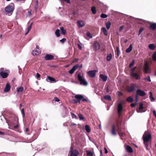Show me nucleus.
Returning <instances> with one entry per match:
<instances>
[{
  "mask_svg": "<svg viewBox=\"0 0 156 156\" xmlns=\"http://www.w3.org/2000/svg\"><path fill=\"white\" fill-rule=\"evenodd\" d=\"M151 135L149 132L146 131L144 133L142 137L144 143L147 149L148 150L150 146Z\"/></svg>",
  "mask_w": 156,
  "mask_h": 156,
  "instance_id": "nucleus-1",
  "label": "nucleus"
},
{
  "mask_svg": "<svg viewBox=\"0 0 156 156\" xmlns=\"http://www.w3.org/2000/svg\"><path fill=\"white\" fill-rule=\"evenodd\" d=\"M77 78L80 83V85L84 86H87L88 84V83L84 78L81 76L80 74H78L77 75Z\"/></svg>",
  "mask_w": 156,
  "mask_h": 156,
  "instance_id": "nucleus-2",
  "label": "nucleus"
},
{
  "mask_svg": "<svg viewBox=\"0 0 156 156\" xmlns=\"http://www.w3.org/2000/svg\"><path fill=\"white\" fill-rule=\"evenodd\" d=\"M14 9V6L9 5L5 7V12L7 13L8 15L10 16L12 14Z\"/></svg>",
  "mask_w": 156,
  "mask_h": 156,
  "instance_id": "nucleus-3",
  "label": "nucleus"
},
{
  "mask_svg": "<svg viewBox=\"0 0 156 156\" xmlns=\"http://www.w3.org/2000/svg\"><path fill=\"white\" fill-rule=\"evenodd\" d=\"M9 73L8 70H4L3 68H1L0 69V75L3 78H5L7 77Z\"/></svg>",
  "mask_w": 156,
  "mask_h": 156,
  "instance_id": "nucleus-4",
  "label": "nucleus"
},
{
  "mask_svg": "<svg viewBox=\"0 0 156 156\" xmlns=\"http://www.w3.org/2000/svg\"><path fill=\"white\" fill-rule=\"evenodd\" d=\"M91 47L94 51H97L100 49L101 46L98 42L95 41L93 43Z\"/></svg>",
  "mask_w": 156,
  "mask_h": 156,
  "instance_id": "nucleus-5",
  "label": "nucleus"
},
{
  "mask_svg": "<svg viewBox=\"0 0 156 156\" xmlns=\"http://www.w3.org/2000/svg\"><path fill=\"white\" fill-rule=\"evenodd\" d=\"M70 156H78L79 152L76 149H73L72 146L70 147Z\"/></svg>",
  "mask_w": 156,
  "mask_h": 156,
  "instance_id": "nucleus-6",
  "label": "nucleus"
},
{
  "mask_svg": "<svg viewBox=\"0 0 156 156\" xmlns=\"http://www.w3.org/2000/svg\"><path fill=\"white\" fill-rule=\"evenodd\" d=\"M137 88V87L136 85V84L135 83H132L129 86L128 91L129 92H132L134 90H135Z\"/></svg>",
  "mask_w": 156,
  "mask_h": 156,
  "instance_id": "nucleus-7",
  "label": "nucleus"
},
{
  "mask_svg": "<svg viewBox=\"0 0 156 156\" xmlns=\"http://www.w3.org/2000/svg\"><path fill=\"white\" fill-rule=\"evenodd\" d=\"M41 53V51L39 50V47L38 45L36 46V49L34 50L32 52V55L34 56L38 55Z\"/></svg>",
  "mask_w": 156,
  "mask_h": 156,
  "instance_id": "nucleus-8",
  "label": "nucleus"
},
{
  "mask_svg": "<svg viewBox=\"0 0 156 156\" xmlns=\"http://www.w3.org/2000/svg\"><path fill=\"white\" fill-rule=\"evenodd\" d=\"M146 94V93L143 90L140 89L137 90L136 92V98L137 95L143 96Z\"/></svg>",
  "mask_w": 156,
  "mask_h": 156,
  "instance_id": "nucleus-9",
  "label": "nucleus"
},
{
  "mask_svg": "<svg viewBox=\"0 0 156 156\" xmlns=\"http://www.w3.org/2000/svg\"><path fill=\"white\" fill-rule=\"evenodd\" d=\"M96 72L97 71L95 70H91L88 71L87 74L90 77H94L95 76Z\"/></svg>",
  "mask_w": 156,
  "mask_h": 156,
  "instance_id": "nucleus-10",
  "label": "nucleus"
},
{
  "mask_svg": "<svg viewBox=\"0 0 156 156\" xmlns=\"http://www.w3.org/2000/svg\"><path fill=\"white\" fill-rule=\"evenodd\" d=\"M79 66V65H76L73 66V67L69 71V73L70 74H73L75 71L78 68Z\"/></svg>",
  "mask_w": 156,
  "mask_h": 156,
  "instance_id": "nucleus-11",
  "label": "nucleus"
},
{
  "mask_svg": "<svg viewBox=\"0 0 156 156\" xmlns=\"http://www.w3.org/2000/svg\"><path fill=\"white\" fill-rule=\"evenodd\" d=\"M144 71L146 73H148L150 72V69L148 66V63L147 62L145 63Z\"/></svg>",
  "mask_w": 156,
  "mask_h": 156,
  "instance_id": "nucleus-12",
  "label": "nucleus"
},
{
  "mask_svg": "<svg viewBox=\"0 0 156 156\" xmlns=\"http://www.w3.org/2000/svg\"><path fill=\"white\" fill-rule=\"evenodd\" d=\"M77 23L79 28L83 27L85 25L84 22L82 20H78L77 21Z\"/></svg>",
  "mask_w": 156,
  "mask_h": 156,
  "instance_id": "nucleus-13",
  "label": "nucleus"
},
{
  "mask_svg": "<svg viewBox=\"0 0 156 156\" xmlns=\"http://www.w3.org/2000/svg\"><path fill=\"white\" fill-rule=\"evenodd\" d=\"M54 57L51 55L47 54L44 57L45 59L46 60H49L53 59Z\"/></svg>",
  "mask_w": 156,
  "mask_h": 156,
  "instance_id": "nucleus-14",
  "label": "nucleus"
},
{
  "mask_svg": "<svg viewBox=\"0 0 156 156\" xmlns=\"http://www.w3.org/2000/svg\"><path fill=\"white\" fill-rule=\"evenodd\" d=\"M130 75L132 77L135 78L136 80H139L140 79V76L137 73H130Z\"/></svg>",
  "mask_w": 156,
  "mask_h": 156,
  "instance_id": "nucleus-15",
  "label": "nucleus"
},
{
  "mask_svg": "<svg viewBox=\"0 0 156 156\" xmlns=\"http://www.w3.org/2000/svg\"><path fill=\"white\" fill-rule=\"evenodd\" d=\"M46 81L48 82H50L51 83H53L55 82V79L52 77L50 76H48L46 79Z\"/></svg>",
  "mask_w": 156,
  "mask_h": 156,
  "instance_id": "nucleus-16",
  "label": "nucleus"
},
{
  "mask_svg": "<svg viewBox=\"0 0 156 156\" xmlns=\"http://www.w3.org/2000/svg\"><path fill=\"white\" fill-rule=\"evenodd\" d=\"M122 110V103H120L118 106V112L119 115H121V112Z\"/></svg>",
  "mask_w": 156,
  "mask_h": 156,
  "instance_id": "nucleus-17",
  "label": "nucleus"
},
{
  "mask_svg": "<svg viewBox=\"0 0 156 156\" xmlns=\"http://www.w3.org/2000/svg\"><path fill=\"white\" fill-rule=\"evenodd\" d=\"M11 87L9 83H7L4 90L5 92H8L10 89Z\"/></svg>",
  "mask_w": 156,
  "mask_h": 156,
  "instance_id": "nucleus-18",
  "label": "nucleus"
},
{
  "mask_svg": "<svg viewBox=\"0 0 156 156\" xmlns=\"http://www.w3.org/2000/svg\"><path fill=\"white\" fill-rule=\"evenodd\" d=\"M99 77L103 82L106 81L107 80V76L104 74H100Z\"/></svg>",
  "mask_w": 156,
  "mask_h": 156,
  "instance_id": "nucleus-19",
  "label": "nucleus"
},
{
  "mask_svg": "<svg viewBox=\"0 0 156 156\" xmlns=\"http://www.w3.org/2000/svg\"><path fill=\"white\" fill-rule=\"evenodd\" d=\"M116 127L115 125H113L112 127V135L115 136L116 134Z\"/></svg>",
  "mask_w": 156,
  "mask_h": 156,
  "instance_id": "nucleus-20",
  "label": "nucleus"
},
{
  "mask_svg": "<svg viewBox=\"0 0 156 156\" xmlns=\"http://www.w3.org/2000/svg\"><path fill=\"white\" fill-rule=\"evenodd\" d=\"M125 148L127 151L129 153H131L133 152L132 147L129 145H126L125 147Z\"/></svg>",
  "mask_w": 156,
  "mask_h": 156,
  "instance_id": "nucleus-21",
  "label": "nucleus"
},
{
  "mask_svg": "<svg viewBox=\"0 0 156 156\" xmlns=\"http://www.w3.org/2000/svg\"><path fill=\"white\" fill-rule=\"evenodd\" d=\"M75 97L79 101V102L80 103V100L83 99V97L82 95H76L75 96Z\"/></svg>",
  "mask_w": 156,
  "mask_h": 156,
  "instance_id": "nucleus-22",
  "label": "nucleus"
},
{
  "mask_svg": "<svg viewBox=\"0 0 156 156\" xmlns=\"http://www.w3.org/2000/svg\"><path fill=\"white\" fill-rule=\"evenodd\" d=\"M144 108L143 105L142 103H141L140 104L139 109L137 110V112L138 113H142L144 112L141 111H140L141 110L143 109Z\"/></svg>",
  "mask_w": 156,
  "mask_h": 156,
  "instance_id": "nucleus-23",
  "label": "nucleus"
},
{
  "mask_svg": "<svg viewBox=\"0 0 156 156\" xmlns=\"http://www.w3.org/2000/svg\"><path fill=\"white\" fill-rule=\"evenodd\" d=\"M132 45L131 44L129 45V47L126 50V52L127 53L130 52L132 49Z\"/></svg>",
  "mask_w": 156,
  "mask_h": 156,
  "instance_id": "nucleus-24",
  "label": "nucleus"
},
{
  "mask_svg": "<svg viewBox=\"0 0 156 156\" xmlns=\"http://www.w3.org/2000/svg\"><path fill=\"white\" fill-rule=\"evenodd\" d=\"M150 27L153 30H154L156 28V23L151 24L150 26Z\"/></svg>",
  "mask_w": 156,
  "mask_h": 156,
  "instance_id": "nucleus-25",
  "label": "nucleus"
},
{
  "mask_svg": "<svg viewBox=\"0 0 156 156\" xmlns=\"http://www.w3.org/2000/svg\"><path fill=\"white\" fill-rule=\"evenodd\" d=\"M87 156H93L92 151L87 150L86 151Z\"/></svg>",
  "mask_w": 156,
  "mask_h": 156,
  "instance_id": "nucleus-26",
  "label": "nucleus"
},
{
  "mask_svg": "<svg viewBox=\"0 0 156 156\" xmlns=\"http://www.w3.org/2000/svg\"><path fill=\"white\" fill-rule=\"evenodd\" d=\"M104 98L106 100H107L109 101H111L112 100L111 96L108 95H106L104 96Z\"/></svg>",
  "mask_w": 156,
  "mask_h": 156,
  "instance_id": "nucleus-27",
  "label": "nucleus"
},
{
  "mask_svg": "<svg viewBox=\"0 0 156 156\" xmlns=\"http://www.w3.org/2000/svg\"><path fill=\"white\" fill-rule=\"evenodd\" d=\"M112 58V54L110 53L108 54L106 57V60L107 61H110Z\"/></svg>",
  "mask_w": 156,
  "mask_h": 156,
  "instance_id": "nucleus-28",
  "label": "nucleus"
},
{
  "mask_svg": "<svg viewBox=\"0 0 156 156\" xmlns=\"http://www.w3.org/2000/svg\"><path fill=\"white\" fill-rule=\"evenodd\" d=\"M16 89L18 93L22 92L23 90V88L22 87H18Z\"/></svg>",
  "mask_w": 156,
  "mask_h": 156,
  "instance_id": "nucleus-29",
  "label": "nucleus"
},
{
  "mask_svg": "<svg viewBox=\"0 0 156 156\" xmlns=\"http://www.w3.org/2000/svg\"><path fill=\"white\" fill-rule=\"evenodd\" d=\"M102 30L105 36L108 35V33L105 28L103 27L102 28Z\"/></svg>",
  "mask_w": 156,
  "mask_h": 156,
  "instance_id": "nucleus-30",
  "label": "nucleus"
},
{
  "mask_svg": "<svg viewBox=\"0 0 156 156\" xmlns=\"http://www.w3.org/2000/svg\"><path fill=\"white\" fill-rule=\"evenodd\" d=\"M149 48L151 50H154L155 48L154 45L152 44H150L148 46Z\"/></svg>",
  "mask_w": 156,
  "mask_h": 156,
  "instance_id": "nucleus-31",
  "label": "nucleus"
},
{
  "mask_svg": "<svg viewBox=\"0 0 156 156\" xmlns=\"http://www.w3.org/2000/svg\"><path fill=\"white\" fill-rule=\"evenodd\" d=\"M85 128L86 131L87 133H90V126L88 125H86L85 126Z\"/></svg>",
  "mask_w": 156,
  "mask_h": 156,
  "instance_id": "nucleus-32",
  "label": "nucleus"
},
{
  "mask_svg": "<svg viewBox=\"0 0 156 156\" xmlns=\"http://www.w3.org/2000/svg\"><path fill=\"white\" fill-rule=\"evenodd\" d=\"M60 29L61 31V33L63 35H65L66 33V31L64 29L63 27H60Z\"/></svg>",
  "mask_w": 156,
  "mask_h": 156,
  "instance_id": "nucleus-33",
  "label": "nucleus"
},
{
  "mask_svg": "<svg viewBox=\"0 0 156 156\" xmlns=\"http://www.w3.org/2000/svg\"><path fill=\"white\" fill-rule=\"evenodd\" d=\"M91 10L93 14H95L96 13V9L95 6H92L91 8Z\"/></svg>",
  "mask_w": 156,
  "mask_h": 156,
  "instance_id": "nucleus-34",
  "label": "nucleus"
},
{
  "mask_svg": "<svg viewBox=\"0 0 156 156\" xmlns=\"http://www.w3.org/2000/svg\"><path fill=\"white\" fill-rule=\"evenodd\" d=\"M150 99L151 101H155V99L152 96V93L151 92H150Z\"/></svg>",
  "mask_w": 156,
  "mask_h": 156,
  "instance_id": "nucleus-35",
  "label": "nucleus"
},
{
  "mask_svg": "<svg viewBox=\"0 0 156 156\" xmlns=\"http://www.w3.org/2000/svg\"><path fill=\"white\" fill-rule=\"evenodd\" d=\"M126 101L129 102H131L133 101V99L131 97H129L126 99Z\"/></svg>",
  "mask_w": 156,
  "mask_h": 156,
  "instance_id": "nucleus-36",
  "label": "nucleus"
},
{
  "mask_svg": "<svg viewBox=\"0 0 156 156\" xmlns=\"http://www.w3.org/2000/svg\"><path fill=\"white\" fill-rule=\"evenodd\" d=\"M111 25V23L109 22H107L106 23V28L108 29H109L110 28Z\"/></svg>",
  "mask_w": 156,
  "mask_h": 156,
  "instance_id": "nucleus-37",
  "label": "nucleus"
},
{
  "mask_svg": "<svg viewBox=\"0 0 156 156\" xmlns=\"http://www.w3.org/2000/svg\"><path fill=\"white\" fill-rule=\"evenodd\" d=\"M78 116L80 120H83L84 119V118L83 116V115L82 114H79Z\"/></svg>",
  "mask_w": 156,
  "mask_h": 156,
  "instance_id": "nucleus-38",
  "label": "nucleus"
},
{
  "mask_svg": "<svg viewBox=\"0 0 156 156\" xmlns=\"http://www.w3.org/2000/svg\"><path fill=\"white\" fill-rule=\"evenodd\" d=\"M55 34L57 37H58L60 36L59 30L57 29L55 31Z\"/></svg>",
  "mask_w": 156,
  "mask_h": 156,
  "instance_id": "nucleus-39",
  "label": "nucleus"
},
{
  "mask_svg": "<svg viewBox=\"0 0 156 156\" xmlns=\"http://www.w3.org/2000/svg\"><path fill=\"white\" fill-rule=\"evenodd\" d=\"M32 23H31L30 25L29 26L28 29V30L26 33L25 34V35H26L27 34L29 31L31 30L32 28Z\"/></svg>",
  "mask_w": 156,
  "mask_h": 156,
  "instance_id": "nucleus-40",
  "label": "nucleus"
},
{
  "mask_svg": "<svg viewBox=\"0 0 156 156\" xmlns=\"http://www.w3.org/2000/svg\"><path fill=\"white\" fill-rule=\"evenodd\" d=\"M38 7V5L35 4L34 6V9L36 12L37 11Z\"/></svg>",
  "mask_w": 156,
  "mask_h": 156,
  "instance_id": "nucleus-41",
  "label": "nucleus"
},
{
  "mask_svg": "<svg viewBox=\"0 0 156 156\" xmlns=\"http://www.w3.org/2000/svg\"><path fill=\"white\" fill-rule=\"evenodd\" d=\"M108 16L107 15L102 13L101 15V17L103 18H105L107 17Z\"/></svg>",
  "mask_w": 156,
  "mask_h": 156,
  "instance_id": "nucleus-42",
  "label": "nucleus"
},
{
  "mask_svg": "<svg viewBox=\"0 0 156 156\" xmlns=\"http://www.w3.org/2000/svg\"><path fill=\"white\" fill-rule=\"evenodd\" d=\"M152 58L154 60L156 61V52H155L154 53L152 56Z\"/></svg>",
  "mask_w": 156,
  "mask_h": 156,
  "instance_id": "nucleus-43",
  "label": "nucleus"
},
{
  "mask_svg": "<svg viewBox=\"0 0 156 156\" xmlns=\"http://www.w3.org/2000/svg\"><path fill=\"white\" fill-rule=\"evenodd\" d=\"M144 80H145L149 81V82L151 81V80L150 79V77L149 76H148L147 77L145 78L144 79Z\"/></svg>",
  "mask_w": 156,
  "mask_h": 156,
  "instance_id": "nucleus-44",
  "label": "nucleus"
},
{
  "mask_svg": "<svg viewBox=\"0 0 156 156\" xmlns=\"http://www.w3.org/2000/svg\"><path fill=\"white\" fill-rule=\"evenodd\" d=\"M71 115L72 118H75L76 119L77 118V116L76 115L73 113H71Z\"/></svg>",
  "mask_w": 156,
  "mask_h": 156,
  "instance_id": "nucleus-45",
  "label": "nucleus"
},
{
  "mask_svg": "<svg viewBox=\"0 0 156 156\" xmlns=\"http://www.w3.org/2000/svg\"><path fill=\"white\" fill-rule=\"evenodd\" d=\"M135 61L134 60H132V62L131 63H130L129 65V67L130 68L135 63Z\"/></svg>",
  "mask_w": 156,
  "mask_h": 156,
  "instance_id": "nucleus-46",
  "label": "nucleus"
},
{
  "mask_svg": "<svg viewBox=\"0 0 156 156\" xmlns=\"http://www.w3.org/2000/svg\"><path fill=\"white\" fill-rule=\"evenodd\" d=\"M41 76V75H40L38 73H37L36 74V78L38 80H39L40 79H39V78H40Z\"/></svg>",
  "mask_w": 156,
  "mask_h": 156,
  "instance_id": "nucleus-47",
  "label": "nucleus"
},
{
  "mask_svg": "<svg viewBox=\"0 0 156 156\" xmlns=\"http://www.w3.org/2000/svg\"><path fill=\"white\" fill-rule=\"evenodd\" d=\"M66 39L65 38H63L62 39L60 40V42L62 43H64L66 41Z\"/></svg>",
  "mask_w": 156,
  "mask_h": 156,
  "instance_id": "nucleus-48",
  "label": "nucleus"
},
{
  "mask_svg": "<svg viewBox=\"0 0 156 156\" xmlns=\"http://www.w3.org/2000/svg\"><path fill=\"white\" fill-rule=\"evenodd\" d=\"M87 37H89L90 38H92V36L91 35V34L89 32H88L87 33Z\"/></svg>",
  "mask_w": 156,
  "mask_h": 156,
  "instance_id": "nucleus-49",
  "label": "nucleus"
},
{
  "mask_svg": "<svg viewBox=\"0 0 156 156\" xmlns=\"http://www.w3.org/2000/svg\"><path fill=\"white\" fill-rule=\"evenodd\" d=\"M21 112L22 114L23 115V117H24L25 116V113H24V109L23 108L21 110Z\"/></svg>",
  "mask_w": 156,
  "mask_h": 156,
  "instance_id": "nucleus-50",
  "label": "nucleus"
},
{
  "mask_svg": "<svg viewBox=\"0 0 156 156\" xmlns=\"http://www.w3.org/2000/svg\"><path fill=\"white\" fill-rule=\"evenodd\" d=\"M144 30V29L143 28H141L139 30V33L138 34V35H139Z\"/></svg>",
  "mask_w": 156,
  "mask_h": 156,
  "instance_id": "nucleus-51",
  "label": "nucleus"
},
{
  "mask_svg": "<svg viewBox=\"0 0 156 156\" xmlns=\"http://www.w3.org/2000/svg\"><path fill=\"white\" fill-rule=\"evenodd\" d=\"M136 68V67H134L131 69V73H133V72L135 71Z\"/></svg>",
  "mask_w": 156,
  "mask_h": 156,
  "instance_id": "nucleus-52",
  "label": "nucleus"
},
{
  "mask_svg": "<svg viewBox=\"0 0 156 156\" xmlns=\"http://www.w3.org/2000/svg\"><path fill=\"white\" fill-rule=\"evenodd\" d=\"M116 51L117 52V54L118 56L119 55V48L118 47H116Z\"/></svg>",
  "mask_w": 156,
  "mask_h": 156,
  "instance_id": "nucleus-53",
  "label": "nucleus"
},
{
  "mask_svg": "<svg viewBox=\"0 0 156 156\" xmlns=\"http://www.w3.org/2000/svg\"><path fill=\"white\" fill-rule=\"evenodd\" d=\"M54 100L56 101H60L59 99L57 97H55L54 99Z\"/></svg>",
  "mask_w": 156,
  "mask_h": 156,
  "instance_id": "nucleus-54",
  "label": "nucleus"
},
{
  "mask_svg": "<svg viewBox=\"0 0 156 156\" xmlns=\"http://www.w3.org/2000/svg\"><path fill=\"white\" fill-rule=\"evenodd\" d=\"M118 133H119V136L120 137H121L122 136V133L121 132V131H119L118 132Z\"/></svg>",
  "mask_w": 156,
  "mask_h": 156,
  "instance_id": "nucleus-55",
  "label": "nucleus"
},
{
  "mask_svg": "<svg viewBox=\"0 0 156 156\" xmlns=\"http://www.w3.org/2000/svg\"><path fill=\"white\" fill-rule=\"evenodd\" d=\"M117 94L118 95H122V93H121V92H120V91H118V92H117Z\"/></svg>",
  "mask_w": 156,
  "mask_h": 156,
  "instance_id": "nucleus-56",
  "label": "nucleus"
},
{
  "mask_svg": "<svg viewBox=\"0 0 156 156\" xmlns=\"http://www.w3.org/2000/svg\"><path fill=\"white\" fill-rule=\"evenodd\" d=\"M109 92V89L108 88V86H107L106 87V92L107 93H108Z\"/></svg>",
  "mask_w": 156,
  "mask_h": 156,
  "instance_id": "nucleus-57",
  "label": "nucleus"
},
{
  "mask_svg": "<svg viewBox=\"0 0 156 156\" xmlns=\"http://www.w3.org/2000/svg\"><path fill=\"white\" fill-rule=\"evenodd\" d=\"M104 150H105V153L106 154L107 153H108V151L107 149L106 148V147H104Z\"/></svg>",
  "mask_w": 156,
  "mask_h": 156,
  "instance_id": "nucleus-58",
  "label": "nucleus"
},
{
  "mask_svg": "<svg viewBox=\"0 0 156 156\" xmlns=\"http://www.w3.org/2000/svg\"><path fill=\"white\" fill-rule=\"evenodd\" d=\"M18 126H19L18 125L16 124V125L14 126V127L15 129H17L18 127Z\"/></svg>",
  "mask_w": 156,
  "mask_h": 156,
  "instance_id": "nucleus-59",
  "label": "nucleus"
},
{
  "mask_svg": "<svg viewBox=\"0 0 156 156\" xmlns=\"http://www.w3.org/2000/svg\"><path fill=\"white\" fill-rule=\"evenodd\" d=\"M124 28V27L121 26L119 28V30H122Z\"/></svg>",
  "mask_w": 156,
  "mask_h": 156,
  "instance_id": "nucleus-60",
  "label": "nucleus"
},
{
  "mask_svg": "<svg viewBox=\"0 0 156 156\" xmlns=\"http://www.w3.org/2000/svg\"><path fill=\"white\" fill-rule=\"evenodd\" d=\"M135 104L132 103L131 104V106L132 107H133L135 106Z\"/></svg>",
  "mask_w": 156,
  "mask_h": 156,
  "instance_id": "nucleus-61",
  "label": "nucleus"
},
{
  "mask_svg": "<svg viewBox=\"0 0 156 156\" xmlns=\"http://www.w3.org/2000/svg\"><path fill=\"white\" fill-rule=\"evenodd\" d=\"M0 134L1 135H3L5 134V133L2 132L0 131Z\"/></svg>",
  "mask_w": 156,
  "mask_h": 156,
  "instance_id": "nucleus-62",
  "label": "nucleus"
},
{
  "mask_svg": "<svg viewBox=\"0 0 156 156\" xmlns=\"http://www.w3.org/2000/svg\"><path fill=\"white\" fill-rule=\"evenodd\" d=\"M153 114L154 116L156 117V112L155 111H153Z\"/></svg>",
  "mask_w": 156,
  "mask_h": 156,
  "instance_id": "nucleus-63",
  "label": "nucleus"
},
{
  "mask_svg": "<svg viewBox=\"0 0 156 156\" xmlns=\"http://www.w3.org/2000/svg\"><path fill=\"white\" fill-rule=\"evenodd\" d=\"M78 48H79V49H81L82 48V47H81V45H80L78 44Z\"/></svg>",
  "mask_w": 156,
  "mask_h": 156,
  "instance_id": "nucleus-64",
  "label": "nucleus"
}]
</instances>
